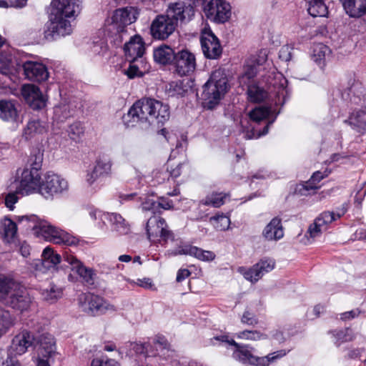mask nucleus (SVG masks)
I'll return each instance as SVG.
<instances>
[{
    "mask_svg": "<svg viewBox=\"0 0 366 366\" xmlns=\"http://www.w3.org/2000/svg\"><path fill=\"white\" fill-rule=\"evenodd\" d=\"M166 254L169 257L182 254L189 255L202 261H212L215 257V254L211 251L203 250L187 244H182L175 249H169Z\"/></svg>",
    "mask_w": 366,
    "mask_h": 366,
    "instance_id": "a211bd4d",
    "label": "nucleus"
},
{
    "mask_svg": "<svg viewBox=\"0 0 366 366\" xmlns=\"http://www.w3.org/2000/svg\"><path fill=\"white\" fill-rule=\"evenodd\" d=\"M64 14L58 11L52 13L50 20L45 24L44 36L48 41H52L57 39L69 35L72 31V27Z\"/></svg>",
    "mask_w": 366,
    "mask_h": 366,
    "instance_id": "423d86ee",
    "label": "nucleus"
},
{
    "mask_svg": "<svg viewBox=\"0 0 366 366\" xmlns=\"http://www.w3.org/2000/svg\"><path fill=\"white\" fill-rule=\"evenodd\" d=\"M129 40L124 45V51L127 56L132 59L143 56L145 47L144 42L139 35H134L129 37Z\"/></svg>",
    "mask_w": 366,
    "mask_h": 366,
    "instance_id": "bb28decb",
    "label": "nucleus"
},
{
    "mask_svg": "<svg viewBox=\"0 0 366 366\" xmlns=\"http://www.w3.org/2000/svg\"><path fill=\"white\" fill-rule=\"evenodd\" d=\"M32 302L31 297L20 282L0 274V303L22 313L30 309Z\"/></svg>",
    "mask_w": 366,
    "mask_h": 366,
    "instance_id": "7ed1b4c3",
    "label": "nucleus"
},
{
    "mask_svg": "<svg viewBox=\"0 0 366 366\" xmlns=\"http://www.w3.org/2000/svg\"><path fill=\"white\" fill-rule=\"evenodd\" d=\"M54 9L66 17L77 16L81 9V0H53Z\"/></svg>",
    "mask_w": 366,
    "mask_h": 366,
    "instance_id": "b1692460",
    "label": "nucleus"
},
{
    "mask_svg": "<svg viewBox=\"0 0 366 366\" xmlns=\"http://www.w3.org/2000/svg\"><path fill=\"white\" fill-rule=\"evenodd\" d=\"M22 68L26 78L31 81L41 82L49 77L47 68L42 63L26 61L23 63Z\"/></svg>",
    "mask_w": 366,
    "mask_h": 366,
    "instance_id": "aec40b11",
    "label": "nucleus"
},
{
    "mask_svg": "<svg viewBox=\"0 0 366 366\" xmlns=\"http://www.w3.org/2000/svg\"><path fill=\"white\" fill-rule=\"evenodd\" d=\"M154 180L158 183L161 184L164 182L166 179H169V174L167 169H162L161 170H158L154 174Z\"/></svg>",
    "mask_w": 366,
    "mask_h": 366,
    "instance_id": "69168bd1",
    "label": "nucleus"
},
{
    "mask_svg": "<svg viewBox=\"0 0 366 366\" xmlns=\"http://www.w3.org/2000/svg\"><path fill=\"white\" fill-rule=\"evenodd\" d=\"M215 340L220 341L222 344L233 347L232 357L243 363H249L251 365L259 366H268L270 362H273L278 359L285 357L289 350H281L270 353L264 357H257L252 354L253 348L248 345H239L233 339L227 335H220L214 337Z\"/></svg>",
    "mask_w": 366,
    "mask_h": 366,
    "instance_id": "20e7f679",
    "label": "nucleus"
},
{
    "mask_svg": "<svg viewBox=\"0 0 366 366\" xmlns=\"http://www.w3.org/2000/svg\"><path fill=\"white\" fill-rule=\"evenodd\" d=\"M358 132H366V111L353 112L348 119L344 121Z\"/></svg>",
    "mask_w": 366,
    "mask_h": 366,
    "instance_id": "f704fd0d",
    "label": "nucleus"
},
{
    "mask_svg": "<svg viewBox=\"0 0 366 366\" xmlns=\"http://www.w3.org/2000/svg\"><path fill=\"white\" fill-rule=\"evenodd\" d=\"M237 337L240 339L252 341L266 340L267 338V335L262 333L257 330H244L239 332L237 335Z\"/></svg>",
    "mask_w": 366,
    "mask_h": 366,
    "instance_id": "603ef678",
    "label": "nucleus"
},
{
    "mask_svg": "<svg viewBox=\"0 0 366 366\" xmlns=\"http://www.w3.org/2000/svg\"><path fill=\"white\" fill-rule=\"evenodd\" d=\"M315 219L325 229H327V225L328 224L336 220L334 212L330 211L323 212Z\"/></svg>",
    "mask_w": 366,
    "mask_h": 366,
    "instance_id": "6e6d98bb",
    "label": "nucleus"
},
{
    "mask_svg": "<svg viewBox=\"0 0 366 366\" xmlns=\"http://www.w3.org/2000/svg\"><path fill=\"white\" fill-rule=\"evenodd\" d=\"M34 341L35 337L31 332L23 330L13 339L11 350L16 355H23L34 345Z\"/></svg>",
    "mask_w": 366,
    "mask_h": 366,
    "instance_id": "5701e85b",
    "label": "nucleus"
},
{
    "mask_svg": "<svg viewBox=\"0 0 366 366\" xmlns=\"http://www.w3.org/2000/svg\"><path fill=\"white\" fill-rule=\"evenodd\" d=\"M227 194L222 193H212L207 195L204 199L200 202V204L204 205H209L213 207H219L224 204L225 199Z\"/></svg>",
    "mask_w": 366,
    "mask_h": 366,
    "instance_id": "a18cd8bd",
    "label": "nucleus"
},
{
    "mask_svg": "<svg viewBox=\"0 0 366 366\" xmlns=\"http://www.w3.org/2000/svg\"><path fill=\"white\" fill-rule=\"evenodd\" d=\"M247 99L251 102H261L268 97V93L257 84H250L247 88Z\"/></svg>",
    "mask_w": 366,
    "mask_h": 366,
    "instance_id": "a19ab883",
    "label": "nucleus"
},
{
    "mask_svg": "<svg viewBox=\"0 0 366 366\" xmlns=\"http://www.w3.org/2000/svg\"><path fill=\"white\" fill-rule=\"evenodd\" d=\"M112 162L111 159L107 156L100 157L96 162L95 174L100 176L108 175L112 171Z\"/></svg>",
    "mask_w": 366,
    "mask_h": 366,
    "instance_id": "37998d69",
    "label": "nucleus"
},
{
    "mask_svg": "<svg viewBox=\"0 0 366 366\" xmlns=\"http://www.w3.org/2000/svg\"><path fill=\"white\" fill-rule=\"evenodd\" d=\"M170 116L167 104L154 99L144 98L136 102L123 117L128 127L138 122H148L149 124H164Z\"/></svg>",
    "mask_w": 366,
    "mask_h": 366,
    "instance_id": "f257e3e1",
    "label": "nucleus"
},
{
    "mask_svg": "<svg viewBox=\"0 0 366 366\" xmlns=\"http://www.w3.org/2000/svg\"><path fill=\"white\" fill-rule=\"evenodd\" d=\"M176 52L169 46L162 45L154 50L153 56L154 61L162 65L174 62Z\"/></svg>",
    "mask_w": 366,
    "mask_h": 366,
    "instance_id": "473e14b6",
    "label": "nucleus"
},
{
    "mask_svg": "<svg viewBox=\"0 0 366 366\" xmlns=\"http://www.w3.org/2000/svg\"><path fill=\"white\" fill-rule=\"evenodd\" d=\"M42 180L39 172L25 168L17 183L16 192L21 195H28L36 192L40 194Z\"/></svg>",
    "mask_w": 366,
    "mask_h": 366,
    "instance_id": "9b49d317",
    "label": "nucleus"
},
{
    "mask_svg": "<svg viewBox=\"0 0 366 366\" xmlns=\"http://www.w3.org/2000/svg\"><path fill=\"white\" fill-rule=\"evenodd\" d=\"M132 61L135 62L141 71H142L143 74L147 73L149 71L150 66L146 61V59L143 57V56L134 57L132 59Z\"/></svg>",
    "mask_w": 366,
    "mask_h": 366,
    "instance_id": "e2e57ef3",
    "label": "nucleus"
},
{
    "mask_svg": "<svg viewBox=\"0 0 366 366\" xmlns=\"http://www.w3.org/2000/svg\"><path fill=\"white\" fill-rule=\"evenodd\" d=\"M167 225L162 230V232L160 233L159 237H160V242L162 245H165L169 241L173 242L174 240V235L173 232L168 229Z\"/></svg>",
    "mask_w": 366,
    "mask_h": 366,
    "instance_id": "680f3d73",
    "label": "nucleus"
},
{
    "mask_svg": "<svg viewBox=\"0 0 366 366\" xmlns=\"http://www.w3.org/2000/svg\"><path fill=\"white\" fill-rule=\"evenodd\" d=\"M292 48L289 45H284L279 51V58L284 61H289L292 59Z\"/></svg>",
    "mask_w": 366,
    "mask_h": 366,
    "instance_id": "0e129e2a",
    "label": "nucleus"
},
{
    "mask_svg": "<svg viewBox=\"0 0 366 366\" xmlns=\"http://www.w3.org/2000/svg\"><path fill=\"white\" fill-rule=\"evenodd\" d=\"M192 82L188 79L178 80L170 82L166 86L169 97H182L186 96L192 89Z\"/></svg>",
    "mask_w": 366,
    "mask_h": 366,
    "instance_id": "cd10ccee",
    "label": "nucleus"
},
{
    "mask_svg": "<svg viewBox=\"0 0 366 366\" xmlns=\"http://www.w3.org/2000/svg\"><path fill=\"white\" fill-rule=\"evenodd\" d=\"M330 333L333 335L335 343L340 345L345 342L352 341L354 339L352 331L350 328H345L340 330H333Z\"/></svg>",
    "mask_w": 366,
    "mask_h": 366,
    "instance_id": "49530a36",
    "label": "nucleus"
},
{
    "mask_svg": "<svg viewBox=\"0 0 366 366\" xmlns=\"http://www.w3.org/2000/svg\"><path fill=\"white\" fill-rule=\"evenodd\" d=\"M167 225L163 218L159 216L151 217L148 219L146 225L148 238L151 239L152 238L158 237Z\"/></svg>",
    "mask_w": 366,
    "mask_h": 366,
    "instance_id": "72a5a7b5",
    "label": "nucleus"
},
{
    "mask_svg": "<svg viewBox=\"0 0 366 366\" xmlns=\"http://www.w3.org/2000/svg\"><path fill=\"white\" fill-rule=\"evenodd\" d=\"M200 42L204 56L209 59L220 57L222 49L218 38L212 32L209 26H205L201 31Z\"/></svg>",
    "mask_w": 366,
    "mask_h": 366,
    "instance_id": "ddd939ff",
    "label": "nucleus"
},
{
    "mask_svg": "<svg viewBox=\"0 0 366 366\" xmlns=\"http://www.w3.org/2000/svg\"><path fill=\"white\" fill-rule=\"evenodd\" d=\"M17 227L14 222L9 218H4L0 222V234L7 242H11L16 236Z\"/></svg>",
    "mask_w": 366,
    "mask_h": 366,
    "instance_id": "c9c22d12",
    "label": "nucleus"
},
{
    "mask_svg": "<svg viewBox=\"0 0 366 366\" xmlns=\"http://www.w3.org/2000/svg\"><path fill=\"white\" fill-rule=\"evenodd\" d=\"M262 237L267 241H278L284 237L282 221L278 217L273 218L264 228Z\"/></svg>",
    "mask_w": 366,
    "mask_h": 366,
    "instance_id": "a878e982",
    "label": "nucleus"
},
{
    "mask_svg": "<svg viewBox=\"0 0 366 366\" xmlns=\"http://www.w3.org/2000/svg\"><path fill=\"white\" fill-rule=\"evenodd\" d=\"M106 220L111 224V229L117 235H127L130 232V226L119 214L109 213L105 216Z\"/></svg>",
    "mask_w": 366,
    "mask_h": 366,
    "instance_id": "c85d7f7f",
    "label": "nucleus"
},
{
    "mask_svg": "<svg viewBox=\"0 0 366 366\" xmlns=\"http://www.w3.org/2000/svg\"><path fill=\"white\" fill-rule=\"evenodd\" d=\"M61 296V291L55 286H49V288L41 291V297L44 300L52 303Z\"/></svg>",
    "mask_w": 366,
    "mask_h": 366,
    "instance_id": "de8ad7c7",
    "label": "nucleus"
},
{
    "mask_svg": "<svg viewBox=\"0 0 366 366\" xmlns=\"http://www.w3.org/2000/svg\"><path fill=\"white\" fill-rule=\"evenodd\" d=\"M41 257V259L36 260L34 264L36 270L43 273L54 268L61 260V256L54 252V249L50 247H47L44 249Z\"/></svg>",
    "mask_w": 366,
    "mask_h": 366,
    "instance_id": "412c9836",
    "label": "nucleus"
},
{
    "mask_svg": "<svg viewBox=\"0 0 366 366\" xmlns=\"http://www.w3.org/2000/svg\"><path fill=\"white\" fill-rule=\"evenodd\" d=\"M91 366H119L118 362L114 360L108 359L106 360H100L94 359L92 361Z\"/></svg>",
    "mask_w": 366,
    "mask_h": 366,
    "instance_id": "774afa93",
    "label": "nucleus"
},
{
    "mask_svg": "<svg viewBox=\"0 0 366 366\" xmlns=\"http://www.w3.org/2000/svg\"><path fill=\"white\" fill-rule=\"evenodd\" d=\"M229 89L227 79L222 70L213 71L202 86V99L204 109H213L219 105Z\"/></svg>",
    "mask_w": 366,
    "mask_h": 366,
    "instance_id": "39448f33",
    "label": "nucleus"
},
{
    "mask_svg": "<svg viewBox=\"0 0 366 366\" xmlns=\"http://www.w3.org/2000/svg\"><path fill=\"white\" fill-rule=\"evenodd\" d=\"M326 229L315 219L314 222L311 224L305 234L309 242H312L315 238L320 237L321 234L325 231Z\"/></svg>",
    "mask_w": 366,
    "mask_h": 366,
    "instance_id": "8fccbe9b",
    "label": "nucleus"
},
{
    "mask_svg": "<svg viewBox=\"0 0 366 366\" xmlns=\"http://www.w3.org/2000/svg\"><path fill=\"white\" fill-rule=\"evenodd\" d=\"M274 262L272 259L262 260L244 273L245 279L251 282L258 281L265 273L272 271Z\"/></svg>",
    "mask_w": 366,
    "mask_h": 366,
    "instance_id": "393cba45",
    "label": "nucleus"
},
{
    "mask_svg": "<svg viewBox=\"0 0 366 366\" xmlns=\"http://www.w3.org/2000/svg\"><path fill=\"white\" fill-rule=\"evenodd\" d=\"M18 194H21L20 193L16 192V189L14 192L8 193L5 197V205L10 210H13L14 208V204L18 202L19 197Z\"/></svg>",
    "mask_w": 366,
    "mask_h": 366,
    "instance_id": "bf43d9fd",
    "label": "nucleus"
},
{
    "mask_svg": "<svg viewBox=\"0 0 366 366\" xmlns=\"http://www.w3.org/2000/svg\"><path fill=\"white\" fill-rule=\"evenodd\" d=\"M257 74V66L250 60H247L244 67V72L240 77V83L246 84L245 80H250Z\"/></svg>",
    "mask_w": 366,
    "mask_h": 366,
    "instance_id": "3c124183",
    "label": "nucleus"
},
{
    "mask_svg": "<svg viewBox=\"0 0 366 366\" xmlns=\"http://www.w3.org/2000/svg\"><path fill=\"white\" fill-rule=\"evenodd\" d=\"M42 161L43 157L40 153L38 154L31 155L28 160V165L26 168H29V169H31V171L39 172L42 166Z\"/></svg>",
    "mask_w": 366,
    "mask_h": 366,
    "instance_id": "5fc2aeb1",
    "label": "nucleus"
},
{
    "mask_svg": "<svg viewBox=\"0 0 366 366\" xmlns=\"http://www.w3.org/2000/svg\"><path fill=\"white\" fill-rule=\"evenodd\" d=\"M107 31L111 43L116 46H121L123 41L129 37L127 29H112L111 26L107 25Z\"/></svg>",
    "mask_w": 366,
    "mask_h": 366,
    "instance_id": "79ce46f5",
    "label": "nucleus"
},
{
    "mask_svg": "<svg viewBox=\"0 0 366 366\" xmlns=\"http://www.w3.org/2000/svg\"><path fill=\"white\" fill-rule=\"evenodd\" d=\"M173 63L174 71L181 76L192 74L195 71L197 66L194 54L187 49L176 52Z\"/></svg>",
    "mask_w": 366,
    "mask_h": 366,
    "instance_id": "2eb2a0df",
    "label": "nucleus"
},
{
    "mask_svg": "<svg viewBox=\"0 0 366 366\" xmlns=\"http://www.w3.org/2000/svg\"><path fill=\"white\" fill-rule=\"evenodd\" d=\"M195 4L196 0H178L177 2L169 4L166 11L177 26L179 22L187 24L193 19Z\"/></svg>",
    "mask_w": 366,
    "mask_h": 366,
    "instance_id": "9d476101",
    "label": "nucleus"
},
{
    "mask_svg": "<svg viewBox=\"0 0 366 366\" xmlns=\"http://www.w3.org/2000/svg\"><path fill=\"white\" fill-rule=\"evenodd\" d=\"M203 11L209 20L215 23H224L231 16V6L224 0H204Z\"/></svg>",
    "mask_w": 366,
    "mask_h": 366,
    "instance_id": "1a4fd4ad",
    "label": "nucleus"
},
{
    "mask_svg": "<svg viewBox=\"0 0 366 366\" xmlns=\"http://www.w3.org/2000/svg\"><path fill=\"white\" fill-rule=\"evenodd\" d=\"M21 93L24 101L34 110H40L46 107L47 97L38 86L31 84H24Z\"/></svg>",
    "mask_w": 366,
    "mask_h": 366,
    "instance_id": "f3484780",
    "label": "nucleus"
},
{
    "mask_svg": "<svg viewBox=\"0 0 366 366\" xmlns=\"http://www.w3.org/2000/svg\"><path fill=\"white\" fill-rule=\"evenodd\" d=\"M125 74H127L129 79L140 77L144 75L135 62L132 61V60L130 61L129 68L125 71Z\"/></svg>",
    "mask_w": 366,
    "mask_h": 366,
    "instance_id": "13d9d810",
    "label": "nucleus"
},
{
    "mask_svg": "<svg viewBox=\"0 0 366 366\" xmlns=\"http://www.w3.org/2000/svg\"><path fill=\"white\" fill-rule=\"evenodd\" d=\"M267 51L266 50H261L258 54L257 56H253L249 60L253 62V64H255L256 66L262 65L267 60Z\"/></svg>",
    "mask_w": 366,
    "mask_h": 366,
    "instance_id": "338daca9",
    "label": "nucleus"
},
{
    "mask_svg": "<svg viewBox=\"0 0 366 366\" xmlns=\"http://www.w3.org/2000/svg\"><path fill=\"white\" fill-rule=\"evenodd\" d=\"M69 189L68 182L52 172H49L44 176L40 187V194L45 199H51L54 195L62 194Z\"/></svg>",
    "mask_w": 366,
    "mask_h": 366,
    "instance_id": "6e6552de",
    "label": "nucleus"
},
{
    "mask_svg": "<svg viewBox=\"0 0 366 366\" xmlns=\"http://www.w3.org/2000/svg\"><path fill=\"white\" fill-rule=\"evenodd\" d=\"M139 15V10L137 7L127 6L116 9L108 24L112 29H127V26L135 22Z\"/></svg>",
    "mask_w": 366,
    "mask_h": 366,
    "instance_id": "4468645a",
    "label": "nucleus"
},
{
    "mask_svg": "<svg viewBox=\"0 0 366 366\" xmlns=\"http://www.w3.org/2000/svg\"><path fill=\"white\" fill-rule=\"evenodd\" d=\"M241 322L242 323L247 325H255L258 323L256 315L253 312L248 310L243 313L241 317Z\"/></svg>",
    "mask_w": 366,
    "mask_h": 366,
    "instance_id": "052dcab7",
    "label": "nucleus"
},
{
    "mask_svg": "<svg viewBox=\"0 0 366 366\" xmlns=\"http://www.w3.org/2000/svg\"><path fill=\"white\" fill-rule=\"evenodd\" d=\"M76 106L71 102L63 101L54 108L53 119L57 122H63L74 115Z\"/></svg>",
    "mask_w": 366,
    "mask_h": 366,
    "instance_id": "7c9ffc66",
    "label": "nucleus"
},
{
    "mask_svg": "<svg viewBox=\"0 0 366 366\" xmlns=\"http://www.w3.org/2000/svg\"><path fill=\"white\" fill-rule=\"evenodd\" d=\"M18 221L26 229L34 231V234L36 237H41L46 241L69 246L76 245L79 242L76 237L45 220L39 219L36 215L21 216L19 217Z\"/></svg>",
    "mask_w": 366,
    "mask_h": 366,
    "instance_id": "f03ea898",
    "label": "nucleus"
},
{
    "mask_svg": "<svg viewBox=\"0 0 366 366\" xmlns=\"http://www.w3.org/2000/svg\"><path fill=\"white\" fill-rule=\"evenodd\" d=\"M15 317L9 310L0 307V337L15 325Z\"/></svg>",
    "mask_w": 366,
    "mask_h": 366,
    "instance_id": "4c0bfd02",
    "label": "nucleus"
},
{
    "mask_svg": "<svg viewBox=\"0 0 366 366\" xmlns=\"http://www.w3.org/2000/svg\"><path fill=\"white\" fill-rule=\"evenodd\" d=\"M48 131V124L44 121L33 119L29 121L24 129L23 136L29 139L38 134H43Z\"/></svg>",
    "mask_w": 366,
    "mask_h": 366,
    "instance_id": "2f4dec72",
    "label": "nucleus"
},
{
    "mask_svg": "<svg viewBox=\"0 0 366 366\" xmlns=\"http://www.w3.org/2000/svg\"><path fill=\"white\" fill-rule=\"evenodd\" d=\"M287 83V79L282 75L275 78L273 82L270 83L272 86V89H270V92L274 93L277 98L275 100L276 104H283L285 102L286 97L288 94Z\"/></svg>",
    "mask_w": 366,
    "mask_h": 366,
    "instance_id": "c756f323",
    "label": "nucleus"
},
{
    "mask_svg": "<svg viewBox=\"0 0 366 366\" xmlns=\"http://www.w3.org/2000/svg\"><path fill=\"white\" fill-rule=\"evenodd\" d=\"M345 10L353 18L366 16V0H354L351 4L346 6Z\"/></svg>",
    "mask_w": 366,
    "mask_h": 366,
    "instance_id": "ea45409f",
    "label": "nucleus"
},
{
    "mask_svg": "<svg viewBox=\"0 0 366 366\" xmlns=\"http://www.w3.org/2000/svg\"><path fill=\"white\" fill-rule=\"evenodd\" d=\"M17 109L13 101L0 100V118L5 121H15L17 118Z\"/></svg>",
    "mask_w": 366,
    "mask_h": 366,
    "instance_id": "e433bc0d",
    "label": "nucleus"
},
{
    "mask_svg": "<svg viewBox=\"0 0 366 366\" xmlns=\"http://www.w3.org/2000/svg\"><path fill=\"white\" fill-rule=\"evenodd\" d=\"M64 260L71 266V269L76 272L81 280L88 284L93 285L95 277L94 271L83 264L75 256L66 254L64 257Z\"/></svg>",
    "mask_w": 366,
    "mask_h": 366,
    "instance_id": "6ab92c4d",
    "label": "nucleus"
},
{
    "mask_svg": "<svg viewBox=\"0 0 366 366\" xmlns=\"http://www.w3.org/2000/svg\"><path fill=\"white\" fill-rule=\"evenodd\" d=\"M79 305L82 311L92 316L114 312L117 310L114 305L92 293H84L79 295Z\"/></svg>",
    "mask_w": 366,
    "mask_h": 366,
    "instance_id": "0eeeda50",
    "label": "nucleus"
},
{
    "mask_svg": "<svg viewBox=\"0 0 366 366\" xmlns=\"http://www.w3.org/2000/svg\"><path fill=\"white\" fill-rule=\"evenodd\" d=\"M330 50L328 46L323 44H317L312 49V59L320 66L325 64V59L327 54H329Z\"/></svg>",
    "mask_w": 366,
    "mask_h": 366,
    "instance_id": "c03bdc74",
    "label": "nucleus"
},
{
    "mask_svg": "<svg viewBox=\"0 0 366 366\" xmlns=\"http://www.w3.org/2000/svg\"><path fill=\"white\" fill-rule=\"evenodd\" d=\"M270 109L267 107H259L252 109L249 115L251 120L255 122H259L269 117Z\"/></svg>",
    "mask_w": 366,
    "mask_h": 366,
    "instance_id": "864d4df0",
    "label": "nucleus"
},
{
    "mask_svg": "<svg viewBox=\"0 0 366 366\" xmlns=\"http://www.w3.org/2000/svg\"><path fill=\"white\" fill-rule=\"evenodd\" d=\"M341 97L347 104L359 105L365 101V89L360 81L350 79L347 86L341 91Z\"/></svg>",
    "mask_w": 366,
    "mask_h": 366,
    "instance_id": "dca6fc26",
    "label": "nucleus"
},
{
    "mask_svg": "<svg viewBox=\"0 0 366 366\" xmlns=\"http://www.w3.org/2000/svg\"><path fill=\"white\" fill-rule=\"evenodd\" d=\"M209 221L213 223L215 229L219 231L228 229L230 225L229 218L223 214L212 217Z\"/></svg>",
    "mask_w": 366,
    "mask_h": 366,
    "instance_id": "09e8293b",
    "label": "nucleus"
},
{
    "mask_svg": "<svg viewBox=\"0 0 366 366\" xmlns=\"http://www.w3.org/2000/svg\"><path fill=\"white\" fill-rule=\"evenodd\" d=\"M38 342L39 348L36 359L50 361L56 354V342L54 337L49 333H44L39 336Z\"/></svg>",
    "mask_w": 366,
    "mask_h": 366,
    "instance_id": "4be33fe9",
    "label": "nucleus"
},
{
    "mask_svg": "<svg viewBox=\"0 0 366 366\" xmlns=\"http://www.w3.org/2000/svg\"><path fill=\"white\" fill-rule=\"evenodd\" d=\"M325 177L324 175H322V172H315L309 181L305 182V184L304 185V188L306 190H310V189H317L319 188V187L317 185V183L320 182L323 178Z\"/></svg>",
    "mask_w": 366,
    "mask_h": 366,
    "instance_id": "4d7b16f0",
    "label": "nucleus"
},
{
    "mask_svg": "<svg viewBox=\"0 0 366 366\" xmlns=\"http://www.w3.org/2000/svg\"><path fill=\"white\" fill-rule=\"evenodd\" d=\"M177 25L174 20L165 14L157 15L152 21L150 26V33L153 38L159 40L167 39L176 29Z\"/></svg>",
    "mask_w": 366,
    "mask_h": 366,
    "instance_id": "f8f14e48",
    "label": "nucleus"
},
{
    "mask_svg": "<svg viewBox=\"0 0 366 366\" xmlns=\"http://www.w3.org/2000/svg\"><path fill=\"white\" fill-rule=\"evenodd\" d=\"M307 5L308 13L314 16H325L328 9L324 0H305Z\"/></svg>",
    "mask_w": 366,
    "mask_h": 366,
    "instance_id": "58836bf2",
    "label": "nucleus"
}]
</instances>
